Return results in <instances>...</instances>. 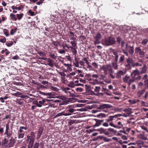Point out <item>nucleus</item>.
<instances>
[{"label": "nucleus", "instance_id": "nucleus-1", "mask_svg": "<svg viewBox=\"0 0 148 148\" xmlns=\"http://www.w3.org/2000/svg\"><path fill=\"white\" fill-rule=\"evenodd\" d=\"M101 69L103 71V73L107 75L108 73H110L113 70L110 64L103 65L101 67Z\"/></svg>", "mask_w": 148, "mask_h": 148}, {"label": "nucleus", "instance_id": "nucleus-2", "mask_svg": "<svg viewBox=\"0 0 148 148\" xmlns=\"http://www.w3.org/2000/svg\"><path fill=\"white\" fill-rule=\"evenodd\" d=\"M2 145L8 147H10L13 146L14 143L11 139L9 140H7L6 138H4L2 140Z\"/></svg>", "mask_w": 148, "mask_h": 148}, {"label": "nucleus", "instance_id": "nucleus-3", "mask_svg": "<svg viewBox=\"0 0 148 148\" xmlns=\"http://www.w3.org/2000/svg\"><path fill=\"white\" fill-rule=\"evenodd\" d=\"M62 90L68 96L73 97L74 96V93L72 92L70 90V88L68 87H62L61 88Z\"/></svg>", "mask_w": 148, "mask_h": 148}, {"label": "nucleus", "instance_id": "nucleus-4", "mask_svg": "<svg viewBox=\"0 0 148 148\" xmlns=\"http://www.w3.org/2000/svg\"><path fill=\"white\" fill-rule=\"evenodd\" d=\"M101 34L99 33H97L96 36L94 37V38L95 40L94 42L95 45L98 44L100 43V42L99 40L101 38Z\"/></svg>", "mask_w": 148, "mask_h": 148}, {"label": "nucleus", "instance_id": "nucleus-5", "mask_svg": "<svg viewBox=\"0 0 148 148\" xmlns=\"http://www.w3.org/2000/svg\"><path fill=\"white\" fill-rule=\"evenodd\" d=\"M49 100L47 99H43L42 100L39 101L38 102L37 101V103H36V106L38 107H41L42 106V105L46 106L45 104L46 101H48Z\"/></svg>", "mask_w": 148, "mask_h": 148}, {"label": "nucleus", "instance_id": "nucleus-6", "mask_svg": "<svg viewBox=\"0 0 148 148\" xmlns=\"http://www.w3.org/2000/svg\"><path fill=\"white\" fill-rule=\"evenodd\" d=\"M125 83H127L129 85H130L131 83L134 81V79H131L130 77L126 75L125 77L123 79Z\"/></svg>", "mask_w": 148, "mask_h": 148}, {"label": "nucleus", "instance_id": "nucleus-7", "mask_svg": "<svg viewBox=\"0 0 148 148\" xmlns=\"http://www.w3.org/2000/svg\"><path fill=\"white\" fill-rule=\"evenodd\" d=\"M112 106L110 104H103L100 105L99 107L98 108L100 109H103L110 108Z\"/></svg>", "mask_w": 148, "mask_h": 148}, {"label": "nucleus", "instance_id": "nucleus-8", "mask_svg": "<svg viewBox=\"0 0 148 148\" xmlns=\"http://www.w3.org/2000/svg\"><path fill=\"white\" fill-rule=\"evenodd\" d=\"M139 74V71L138 70H135L131 73V76L133 79H134L138 76Z\"/></svg>", "mask_w": 148, "mask_h": 148}, {"label": "nucleus", "instance_id": "nucleus-9", "mask_svg": "<svg viewBox=\"0 0 148 148\" xmlns=\"http://www.w3.org/2000/svg\"><path fill=\"white\" fill-rule=\"evenodd\" d=\"M126 73V71H119L116 74V77L117 78H120L121 77V76L123 75Z\"/></svg>", "mask_w": 148, "mask_h": 148}, {"label": "nucleus", "instance_id": "nucleus-10", "mask_svg": "<svg viewBox=\"0 0 148 148\" xmlns=\"http://www.w3.org/2000/svg\"><path fill=\"white\" fill-rule=\"evenodd\" d=\"M35 138H32L30 137L29 142L28 145V147L29 148H32L33 145V144Z\"/></svg>", "mask_w": 148, "mask_h": 148}, {"label": "nucleus", "instance_id": "nucleus-11", "mask_svg": "<svg viewBox=\"0 0 148 148\" xmlns=\"http://www.w3.org/2000/svg\"><path fill=\"white\" fill-rule=\"evenodd\" d=\"M126 50L129 49V52L130 54L132 55L134 52V49L133 47L127 46V45H126Z\"/></svg>", "mask_w": 148, "mask_h": 148}, {"label": "nucleus", "instance_id": "nucleus-12", "mask_svg": "<svg viewBox=\"0 0 148 148\" xmlns=\"http://www.w3.org/2000/svg\"><path fill=\"white\" fill-rule=\"evenodd\" d=\"M43 95L47 96V97L49 98H54V95L52 92L44 93Z\"/></svg>", "mask_w": 148, "mask_h": 148}, {"label": "nucleus", "instance_id": "nucleus-13", "mask_svg": "<svg viewBox=\"0 0 148 148\" xmlns=\"http://www.w3.org/2000/svg\"><path fill=\"white\" fill-rule=\"evenodd\" d=\"M126 61L127 64L126 65V66H128V67H130L131 66L133 65V64L132 60L130 59L129 58L127 59Z\"/></svg>", "mask_w": 148, "mask_h": 148}, {"label": "nucleus", "instance_id": "nucleus-14", "mask_svg": "<svg viewBox=\"0 0 148 148\" xmlns=\"http://www.w3.org/2000/svg\"><path fill=\"white\" fill-rule=\"evenodd\" d=\"M96 123L93 126L94 127L99 126L101 124V123L103 122V120L98 119H95Z\"/></svg>", "mask_w": 148, "mask_h": 148}, {"label": "nucleus", "instance_id": "nucleus-15", "mask_svg": "<svg viewBox=\"0 0 148 148\" xmlns=\"http://www.w3.org/2000/svg\"><path fill=\"white\" fill-rule=\"evenodd\" d=\"M138 137L142 139L146 140H147V136L144 134H140L138 135Z\"/></svg>", "mask_w": 148, "mask_h": 148}, {"label": "nucleus", "instance_id": "nucleus-16", "mask_svg": "<svg viewBox=\"0 0 148 148\" xmlns=\"http://www.w3.org/2000/svg\"><path fill=\"white\" fill-rule=\"evenodd\" d=\"M48 65L50 67H53L54 65V63L53 60L50 58H48Z\"/></svg>", "mask_w": 148, "mask_h": 148}, {"label": "nucleus", "instance_id": "nucleus-17", "mask_svg": "<svg viewBox=\"0 0 148 148\" xmlns=\"http://www.w3.org/2000/svg\"><path fill=\"white\" fill-rule=\"evenodd\" d=\"M69 48L70 49V50H71L73 54L74 55H76L77 53V51L76 50V48L72 47L71 46H70Z\"/></svg>", "mask_w": 148, "mask_h": 148}, {"label": "nucleus", "instance_id": "nucleus-18", "mask_svg": "<svg viewBox=\"0 0 148 148\" xmlns=\"http://www.w3.org/2000/svg\"><path fill=\"white\" fill-rule=\"evenodd\" d=\"M136 144L137 146H138L139 147L141 148V145L143 144V142L140 140H138L136 141Z\"/></svg>", "mask_w": 148, "mask_h": 148}, {"label": "nucleus", "instance_id": "nucleus-19", "mask_svg": "<svg viewBox=\"0 0 148 148\" xmlns=\"http://www.w3.org/2000/svg\"><path fill=\"white\" fill-rule=\"evenodd\" d=\"M101 139L103 140L104 141L106 142H109L112 140L111 139L108 138L106 137L103 136H101Z\"/></svg>", "mask_w": 148, "mask_h": 148}, {"label": "nucleus", "instance_id": "nucleus-20", "mask_svg": "<svg viewBox=\"0 0 148 148\" xmlns=\"http://www.w3.org/2000/svg\"><path fill=\"white\" fill-rule=\"evenodd\" d=\"M69 33L70 34V36H71L70 40H76V38L74 37V33L71 31L69 32Z\"/></svg>", "mask_w": 148, "mask_h": 148}, {"label": "nucleus", "instance_id": "nucleus-21", "mask_svg": "<svg viewBox=\"0 0 148 148\" xmlns=\"http://www.w3.org/2000/svg\"><path fill=\"white\" fill-rule=\"evenodd\" d=\"M118 116H121V114H119V115H115L114 116H109V119H110V121H112L114 119L115 117H116Z\"/></svg>", "mask_w": 148, "mask_h": 148}, {"label": "nucleus", "instance_id": "nucleus-22", "mask_svg": "<svg viewBox=\"0 0 148 148\" xmlns=\"http://www.w3.org/2000/svg\"><path fill=\"white\" fill-rule=\"evenodd\" d=\"M76 85L74 84V82L73 81L70 82L68 85V86L71 88H73Z\"/></svg>", "mask_w": 148, "mask_h": 148}, {"label": "nucleus", "instance_id": "nucleus-23", "mask_svg": "<svg viewBox=\"0 0 148 148\" xmlns=\"http://www.w3.org/2000/svg\"><path fill=\"white\" fill-rule=\"evenodd\" d=\"M141 63H140L139 62H136L133 64V66H141L142 65V61L141 60L140 61H139Z\"/></svg>", "mask_w": 148, "mask_h": 148}, {"label": "nucleus", "instance_id": "nucleus-24", "mask_svg": "<svg viewBox=\"0 0 148 148\" xmlns=\"http://www.w3.org/2000/svg\"><path fill=\"white\" fill-rule=\"evenodd\" d=\"M110 41L108 39H106L105 40L104 44L106 46H110L111 45Z\"/></svg>", "mask_w": 148, "mask_h": 148}, {"label": "nucleus", "instance_id": "nucleus-25", "mask_svg": "<svg viewBox=\"0 0 148 148\" xmlns=\"http://www.w3.org/2000/svg\"><path fill=\"white\" fill-rule=\"evenodd\" d=\"M109 40L110 41V43L111 45L112 44H113L115 42V40H114V39L112 37H109L108 38Z\"/></svg>", "mask_w": 148, "mask_h": 148}, {"label": "nucleus", "instance_id": "nucleus-26", "mask_svg": "<svg viewBox=\"0 0 148 148\" xmlns=\"http://www.w3.org/2000/svg\"><path fill=\"white\" fill-rule=\"evenodd\" d=\"M117 124L119 126H117L116 128L119 129L123 127V125L120 121L118 122L117 123Z\"/></svg>", "mask_w": 148, "mask_h": 148}, {"label": "nucleus", "instance_id": "nucleus-27", "mask_svg": "<svg viewBox=\"0 0 148 148\" xmlns=\"http://www.w3.org/2000/svg\"><path fill=\"white\" fill-rule=\"evenodd\" d=\"M56 97L62 100H65L66 98L63 95L57 96Z\"/></svg>", "mask_w": 148, "mask_h": 148}, {"label": "nucleus", "instance_id": "nucleus-28", "mask_svg": "<svg viewBox=\"0 0 148 148\" xmlns=\"http://www.w3.org/2000/svg\"><path fill=\"white\" fill-rule=\"evenodd\" d=\"M23 13L21 14H16L17 16L18 17V19L19 20H20L21 18L23 17Z\"/></svg>", "mask_w": 148, "mask_h": 148}, {"label": "nucleus", "instance_id": "nucleus-29", "mask_svg": "<svg viewBox=\"0 0 148 148\" xmlns=\"http://www.w3.org/2000/svg\"><path fill=\"white\" fill-rule=\"evenodd\" d=\"M75 75V72H73L70 73V74H68L67 75V77H69V78H71L72 76H74Z\"/></svg>", "mask_w": 148, "mask_h": 148}, {"label": "nucleus", "instance_id": "nucleus-30", "mask_svg": "<svg viewBox=\"0 0 148 148\" xmlns=\"http://www.w3.org/2000/svg\"><path fill=\"white\" fill-rule=\"evenodd\" d=\"M113 67L115 69H116L117 68L118 65L117 62H113L112 64Z\"/></svg>", "mask_w": 148, "mask_h": 148}, {"label": "nucleus", "instance_id": "nucleus-31", "mask_svg": "<svg viewBox=\"0 0 148 148\" xmlns=\"http://www.w3.org/2000/svg\"><path fill=\"white\" fill-rule=\"evenodd\" d=\"M97 116L99 118H102L103 117H106V115L105 114L103 113H100L97 115Z\"/></svg>", "mask_w": 148, "mask_h": 148}, {"label": "nucleus", "instance_id": "nucleus-32", "mask_svg": "<svg viewBox=\"0 0 148 148\" xmlns=\"http://www.w3.org/2000/svg\"><path fill=\"white\" fill-rule=\"evenodd\" d=\"M49 56L51 58L54 59H56L57 58L56 56L54 53H50L49 54Z\"/></svg>", "mask_w": 148, "mask_h": 148}, {"label": "nucleus", "instance_id": "nucleus-33", "mask_svg": "<svg viewBox=\"0 0 148 148\" xmlns=\"http://www.w3.org/2000/svg\"><path fill=\"white\" fill-rule=\"evenodd\" d=\"M13 95H14L16 97H18V96L21 95V93L19 92H17L16 93L12 94Z\"/></svg>", "mask_w": 148, "mask_h": 148}, {"label": "nucleus", "instance_id": "nucleus-34", "mask_svg": "<svg viewBox=\"0 0 148 148\" xmlns=\"http://www.w3.org/2000/svg\"><path fill=\"white\" fill-rule=\"evenodd\" d=\"M97 131H99L100 132V134L103 133L104 132V130L103 128H100L99 129H97Z\"/></svg>", "mask_w": 148, "mask_h": 148}, {"label": "nucleus", "instance_id": "nucleus-35", "mask_svg": "<svg viewBox=\"0 0 148 148\" xmlns=\"http://www.w3.org/2000/svg\"><path fill=\"white\" fill-rule=\"evenodd\" d=\"M8 30L7 29H4V34L5 35L8 37L9 36V34L8 33Z\"/></svg>", "mask_w": 148, "mask_h": 148}, {"label": "nucleus", "instance_id": "nucleus-36", "mask_svg": "<svg viewBox=\"0 0 148 148\" xmlns=\"http://www.w3.org/2000/svg\"><path fill=\"white\" fill-rule=\"evenodd\" d=\"M30 136H29L30 137L32 138H35V134L34 132H30Z\"/></svg>", "mask_w": 148, "mask_h": 148}, {"label": "nucleus", "instance_id": "nucleus-37", "mask_svg": "<svg viewBox=\"0 0 148 148\" xmlns=\"http://www.w3.org/2000/svg\"><path fill=\"white\" fill-rule=\"evenodd\" d=\"M101 88L99 87H95V92L97 93L99 92Z\"/></svg>", "mask_w": 148, "mask_h": 148}, {"label": "nucleus", "instance_id": "nucleus-38", "mask_svg": "<svg viewBox=\"0 0 148 148\" xmlns=\"http://www.w3.org/2000/svg\"><path fill=\"white\" fill-rule=\"evenodd\" d=\"M71 43L72 45V47H76L77 46V45L76 43H75V42L74 41H71Z\"/></svg>", "mask_w": 148, "mask_h": 148}, {"label": "nucleus", "instance_id": "nucleus-39", "mask_svg": "<svg viewBox=\"0 0 148 148\" xmlns=\"http://www.w3.org/2000/svg\"><path fill=\"white\" fill-rule=\"evenodd\" d=\"M122 109L121 108H115L113 110L116 112H120L121 111Z\"/></svg>", "mask_w": 148, "mask_h": 148}, {"label": "nucleus", "instance_id": "nucleus-40", "mask_svg": "<svg viewBox=\"0 0 148 148\" xmlns=\"http://www.w3.org/2000/svg\"><path fill=\"white\" fill-rule=\"evenodd\" d=\"M141 51V49L139 47H136L135 50L136 53H139Z\"/></svg>", "mask_w": 148, "mask_h": 148}, {"label": "nucleus", "instance_id": "nucleus-41", "mask_svg": "<svg viewBox=\"0 0 148 148\" xmlns=\"http://www.w3.org/2000/svg\"><path fill=\"white\" fill-rule=\"evenodd\" d=\"M67 69L69 72H71L72 71V69L71 68V65L69 64L67 68Z\"/></svg>", "mask_w": 148, "mask_h": 148}, {"label": "nucleus", "instance_id": "nucleus-42", "mask_svg": "<svg viewBox=\"0 0 148 148\" xmlns=\"http://www.w3.org/2000/svg\"><path fill=\"white\" fill-rule=\"evenodd\" d=\"M28 13L29 14V15L31 16H35L34 13L31 10H29L28 11Z\"/></svg>", "mask_w": 148, "mask_h": 148}, {"label": "nucleus", "instance_id": "nucleus-43", "mask_svg": "<svg viewBox=\"0 0 148 148\" xmlns=\"http://www.w3.org/2000/svg\"><path fill=\"white\" fill-rule=\"evenodd\" d=\"M148 42V40L147 39L143 40L142 42V44L143 45H145L147 44Z\"/></svg>", "mask_w": 148, "mask_h": 148}, {"label": "nucleus", "instance_id": "nucleus-44", "mask_svg": "<svg viewBox=\"0 0 148 148\" xmlns=\"http://www.w3.org/2000/svg\"><path fill=\"white\" fill-rule=\"evenodd\" d=\"M24 136V134H20L18 135V138L19 139L22 138Z\"/></svg>", "mask_w": 148, "mask_h": 148}, {"label": "nucleus", "instance_id": "nucleus-45", "mask_svg": "<svg viewBox=\"0 0 148 148\" xmlns=\"http://www.w3.org/2000/svg\"><path fill=\"white\" fill-rule=\"evenodd\" d=\"M48 105V106L47 107H46L47 108H49L50 107H53L54 106V105L52 104H51L50 103H46L45 104V105L47 106Z\"/></svg>", "mask_w": 148, "mask_h": 148}, {"label": "nucleus", "instance_id": "nucleus-46", "mask_svg": "<svg viewBox=\"0 0 148 148\" xmlns=\"http://www.w3.org/2000/svg\"><path fill=\"white\" fill-rule=\"evenodd\" d=\"M139 53V55H140V57H143L144 56V52H143V51L141 50L140 52Z\"/></svg>", "mask_w": 148, "mask_h": 148}, {"label": "nucleus", "instance_id": "nucleus-47", "mask_svg": "<svg viewBox=\"0 0 148 148\" xmlns=\"http://www.w3.org/2000/svg\"><path fill=\"white\" fill-rule=\"evenodd\" d=\"M146 69L145 67H143L142 68V70L141 71V73H144L146 72Z\"/></svg>", "mask_w": 148, "mask_h": 148}, {"label": "nucleus", "instance_id": "nucleus-48", "mask_svg": "<svg viewBox=\"0 0 148 148\" xmlns=\"http://www.w3.org/2000/svg\"><path fill=\"white\" fill-rule=\"evenodd\" d=\"M64 112H62L60 113H58L56 116H55L54 118H56V117L62 115H63Z\"/></svg>", "mask_w": 148, "mask_h": 148}, {"label": "nucleus", "instance_id": "nucleus-49", "mask_svg": "<svg viewBox=\"0 0 148 148\" xmlns=\"http://www.w3.org/2000/svg\"><path fill=\"white\" fill-rule=\"evenodd\" d=\"M10 16L12 17V19L13 20H15L16 21V18L15 15L13 13H11L10 14Z\"/></svg>", "mask_w": 148, "mask_h": 148}, {"label": "nucleus", "instance_id": "nucleus-50", "mask_svg": "<svg viewBox=\"0 0 148 148\" xmlns=\"http://www.w3.org/2000/svg\"><path fill=\"white\" fill-rule=\"evenodd\" d=\"M92 65L95 68H97L98 66L97 64L95 62L92 63Z\"/></svg>", "mask_w": 148, "mask_h": 148}, {"label": "nucleus", "instance_id": "nucleus-51", "mask_svg": "<svg viewBox=\"0 0 148 148\" xmlns=\"http://www.w3.org/2000/svg\"><path fill=\"white\" fill-rule=\"evenodd\" d=\"M53 44L55 46L58 47L59 45V43L57 41H54L53 42Z\"/></svg>", "mask_w": 148, "mask_h": 148}, {"label": "nucleus", "instance_id": "nucleus-52", "mask_svg": "<svg viewBox=\"0 0 148 148\" xmlns=\"http://www.w3.org/2000/svg\"><path fill=\"white\" fill-rule=\"evenodd\" d=\"M51 89L53 91H58L59 89L55 87H51Z\"/></svg>", "mask_w": 148, "mask_h": 148}, {"label": "nucleus", "instance_id": "nucleus-53", "mask_svg": "<svg viewBox=\"0 0 148 148\" xmlns=\"http://www.w3.org/2000/svg\"><path fill=\"white\" fill-rule=\"evenodd\" d=\"M43 128L42 127H40L38 133L39 134H42L43 132Z\"/></svg>", "mask_w": 148, "mask_h": 148}, {"label": "nucleus", "instance_id": "nucleus-54", "mask_svg": "<svg viewBox=\"0 0 148 148\" xmlns=\"http://www.w3.org/2000/svg\"><path fill=\"white\" fill-rule=\"evenodd\" d=\"M140 127L141 128V129H142L143 130L146 131L147 132H148V130L147 129V128L146 127L144 126H141Z\"/></svg>", "mask_w": 148, "mask_h": 148}, {"label": "nucleus", "instance_id": "nucleus-55", "mask_svg": "<svg viewBox=\"0 0 148 148\" xmlns=\"http://www.w3.org/2000/svg\"><path fill=\"white\" fill-rule=\"evenodd\" d=\"M130 110L129 108L126 109L125 110V111L128 113L129 114H130L131 113V112L130 111Z\"/></svg>", "mask_w": 148, "mask_h": 148}, {"label": "nucleus", "instance_id": "nucleus-56", "mask_svg": "<svg viewBox=\"0 0 148 148\" xmlns=\"http://www.w3.org/2000/svg\"><path fill=\"white\" fill-rule=\"evenodd\" d=\"M87 68L88 69L90 70H93V68L89 64H88V65H87Z\"/></svg>", "mask_w": 148, "mask_h": 148}, {"label": "nucleus", "instance_id": "nucleus-57", "mask_svg": "<svg viewBox=\"0 0 148 148\" xmlns=\"http://www.w3.org/2000/svg\"><path fill=\"white\" fill-rule=\"evenodd\" d=\"M62 47H63V48L65 49L66 47L68 49H70V46H68L66 44L65 45H62Z\"/></svg>", "mask_w": 148, "mask_h": 148}, {"label": "nucleus", "instance_id": "nucleus-58", "mask_svg": "<svg viewBox=\"0 0 148 148\" xmlns=\"http://www.w3.org/2000/svg\"><path fill=\"white\" fill-rule=\"evenodd\" d=\"M39 143H36L34 145V148H38Z\"/></svg>", "mask_w": 148, "mask_h": 148}, {"label": "nucleus", "instance_id": "nucleus-59", "mask_svg": "<svg viewBox=\"0 0 148 148\" xmlns=\"http://www.w3.org/2000/svg\"><path fill=\"white\" fill-rule=\"evenodd\" d=\"M124 56H121L120 58L119 59V61L120 62H122L124 60Z\"/></svg>", "mask_w": 148, "mask_h": 148}, {"label": "nucleus", "instance_id": "nucleus-60", "mask_svg": "<svg viewBox=\"0 0 148 148\" xmlns=\"http://www.w3.org/2000/svg\"><path fill=\"white\" fill-rule=\"evenodd\" d=\"M13 42H11L10 43H7L6 44V45L8 47H10L13 45Z\"/></svg>", "mask_w": 148, "mask_h": 148}, {"label": "nucleus", "instance_id": "nucleus-61", "mask_svg": "<svg viewBox=\"0 0 148 148\" xmlns=\"http://www.w3.org/2000/svg\"><path fill=\"white\" fill-rule=\"evenodd\" d=\"M6 40L5 38L2 39H0V42L4 43L6 42Z\"/></svg>", "mask_w": 148, "mask_h": 148}, {"label": "nucleus", "instance_id": "nucleus-62", "mask_svg": "<svg viewBox=\"0 0 148 148\" xmlns=\"http://www.w3.org/2000/svg\"><path fill=\"white\" fill-rule=\"evenodd\" d=\"M16 31V30H14L13 29H11L10 31V34L11 35H13L14 34L15 32Z\"/></svg>", "mask_w": 148, "mask_h": 148}, {"label": "nucleus", "instance_id": "nucleus-63", "mask_svg": "<svg viewBox=\"0 0 148 148\" xmlns=\"http://www.w3.org/2000/svg\"><path fill=\"white\" fill-rule=\"evenodd\" d=\"M38 54L41 56H45V54L43 52H39Z\"/></svg>", "mask_w": 148, "mask_h": 148}, {"label": "nucleus", "instance_id": "nucleus-64", "mask_svg": "<svg viewBox=\"0 0 148 148\" xmlns=\"http://www.w3.org/2000/svg\"><path fill=\"white\" fill-rule=\"evenodd\" d=\"M68 111L71 113H72L75 110L73 109H70L68 110Z\"/></svg>", "mask_w": 148, "mask_h": 148}]
</instances>
